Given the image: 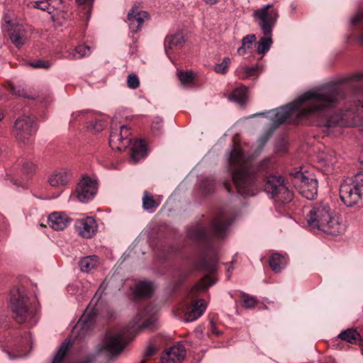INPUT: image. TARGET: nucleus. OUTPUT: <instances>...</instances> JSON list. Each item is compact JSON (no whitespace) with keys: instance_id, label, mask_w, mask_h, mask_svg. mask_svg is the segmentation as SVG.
I'll list each match as a JSON object with an SVG mask.
<instances>
[{"instance_id":"18","label":"nucleus","mask_w":363,"mask_h":363,"mask_svg":"<svg viewBox=\"0 0 363 363\" xmlns=\"http://www.w3.org/2000/svg\"><path fill=\"white\" fill-rule=\"evenodd\" d=\"M34 8L39 9L48 12L49 14L55 15V12L64 11L62 0H40L33 2Z\"/></svg>"},{"instance_id":"53","label":"nucleus","mask_w":363,"mask_h":363,"mask_svg":"<svg viewBox=\"0 0 363 363\" xmlns=\"http://www.w3.org/2000/svg\"><path fill=\"white\" fill-rule=\"evenodd\" d=\"M142 313H143V312H140L136 317H135V319H137V320H135V323L136 324L138 321H140V318H139V316L142 315Z\"/></svg>"},{"instance_id":"50","label":"nucleus","mask_w":363,"mask_h":363,"mask_svg":"<svg viewBox=\"0 0 363 363\" xmlns=\"http://www.w3.org/2000/svg\"><path fill=\"white\" fill-rule=\"evenodd\" d=\"M91 362H92V359L91 358L86 357L84 360L80 361V362H79L77 363H91Z\"/></svg>"},{"instance_id":"6","label":"nucleus","mask_w":363,"mask_h":363,"mask_svg":"<svg viewBox=\"0 0 363 363\" xmlns=\"http://www.w3.org/2000/svg\"><path fill=\"white\" fill-rule=\"evenodd\" d=\"M28 305L29 299L25 290L15 288L11 291L9 308L17 323H23L30 316Z\"/></svg>"},{"instance_id":"17","label":"nucleus","mask_w":363,"mask_h":363,"mask_svg":"<svg viewBox=\"0 0 363 363\" xmlns=\"http://www.w3.org/2000/svg\"><path fill=\"white\" fill-rule=\"evenodd\" d=\"M9 35L12 43L16 48L23 46L27 41V31L23 25L16 24L11 26Z\"/></svg>"},{"instance_id":"20","label":"nucleus","mask_w":363,"mask_h":363,"mask_svg":"<svg viewBox=\"0 0 363 363\" xmlns=\"http://www.w3.org/2000/svg\"><path fill=\"white\" fill-rule=\"evenodd\" d=\"M70 172L66 169L55 170L49 177L48 182L53 187L66 185L70 180Z\"/></svg>"},{"instance_id":"29","label":"nucleus","mask_w":363,"mask_h":363,"mask_svg":"<svg viewBox=\"0 0 363 363\" xmlns=\"http://www.w3.org/2000/svg\"><path fill=\"white\" fill-rule=\"evenodd\" d=\"M260 69L261 66L259 64H256L252 67H243L240 70H237L236 74L240 79H246L251 77L257 76Z\"/></svg>"},{"instance_id":"55","label":"nucleus","mask_w":363,"mask_h":363,"mask_svg":"<svg viewBox=\"0 0 363 363\" xmlns=\"http://www.w3.org/2000/svg\"><path fill=\"white\" fill-rule=\"evenodd\" d=\"M329 162H330V163H333V162H335V161H334L332 158H330V159L329 160Z\"/></svg>"},{"instance_id":"8","label":"nucleus","mask_w":363,"mask_h":363,"mask_svg":"<svg viewBox=\"0 0 363 363\" xmlns=\"http://www.w3.org/2000/svg\"><path fill=\"white\" fill-rule=\"evenodd\" d=\"M37 130L33 116L23 114L14 122L13 135L21 143H26Z\"/></svg>"},{"instance_id":"31","label":"nucleus","mask_w":363,"mask_h":363,"mask_svg":"<svg viewBox=\"0 0 363 363\" xmlns=\"http://www.w3.org/2000/svg\"><path fill=\"white\" fill-rule=\"evenodd\" d=\"M97 264V257L96 255L87 256L82 258L79 262V266L82 272H89Z\"/></svg>"},{"instance_id":"51","label":"nucleus","mask_w":363,"mask_h":363,"mask_svg":"<svg viewBox=\"0 0 363 363\" xmlns=\"http://www.w3.org/2000/svg\"><path fill=\"white\" fill-rule=\"evenodd\" d=\"M92 0H77V1L78 2V4H84L85 3H87V2H89V1H91Z\"/></svg>"},{"instance_id":"32","label":"nucleus","mask_w":363,"mask_h":363,"mask_svg":"<svg viewBox=\"0 0 363 363\" xmlns=\"http://www.w3.org/2000/svg\"><path fill=\"white\" fill-rule=\"evenodd\" d=\"M216 282V280L211 277L209 275H205L201 281L195 284L192 289V292L198 293L203 291L209 286H212Z\"/></svg>"},{"instance_id":"10","label":"nucleus","mask_w":363,"mask_h":363,"mask_svg":"<svg viewBox=\"0 0 363 363\" xmlns=\"http://www.w3.org/2000/svg\"><path fill=\"white\" fill-rule=\"evenodd\" d=\"M150 18V14L141 9L140 4H135L128 12L126 22L130 31L135 33L141 30L144 23Z\"/></svg>"},{"instance_id":"46","label":"nucleus","mask_w":363,"mask_h":363,"mask_svg":"<svg viewBox=\"0 0 363 363\" xmlns=\"http://www.w3.org/2000/svg\"><path fill=\"white\" fill-rule=\"evenodd\" d=\"M155 348L152 346V345H150L145 350V355L146 357H151L152 355H154V354L155 353Z\"/></svg>"},{"instance_id":"1","label":"nucleus","mask_w":363,"mask_h":363,"mask_svg":"<svg viewBox=\"0 0 363 363\" xmlns=\"http://www.w3.org/2000/svg\"><path fill=\"white\" fill-rule=\"evenodd\" d=\"M244 153L238 146H233L228 155L231 177L238 193L243 196H253L263 184L264 191L282 203L292 201L293 193L286 186L281 176L272 174L274 163L265 157L257 163L244 160Z\"/></svg>"},{"instance_id":"13","label":"nucleus","mask_w":363,"mask_h":363,"mask_svg":"<svg viewBox=\"0 0 363 363\" xmlns=\"http://www.w3.org/2000/svg\"><path fill=\"white\" fill-rule=\"evenodd\" d=\"M340 196L342 201L347 206L356 205L363 197L359 191H357L355 184L343 182L340 186Z\"/></svg>"},{"instance_id":"40","label":"nucleus","mask_w":363,"mask_h":363,"mask_svg":"<svg viewBox=\"0 0 363 363\" xmlns=\"http://www.w3.org/2000/svg\"><path fill=\"white\" fill-rule=\"evenodd\" d=\"M241 298L243 302V306L245 308H254L257 303V301L256 300V298L255 297L249 296L248 294H242Z\"/></svg>"},{"instance_id":"52","label":"nucleus","mask_w":363,"mask_h":363,"mask_svg":"<svg viewBox=\"0 0 363 363\" xmlns=\"http://www.w3.org/2000/svg\"><path fill=\"white\" fill-rule=\"evenodd\" d=\"M356 78L358 79H363V72L357 74L356 75Z\"/></svg>"},{"instance_id":"19","label":"nucleus","mask_w":363,"mask_h":363,"mask_svg":"<svg viewBox=\"0 0 363 363\" xmlns=\"http://www.w3.org/2000/svg\"><path fill=\"white\" fill-rule=\"evenodd\" d=\"M71 218L65 213L54 212L48 216V222L50 228L62 230L70 223Z\"/></svg>"},{"instance_id":"30","label":"nucleus","mask_w":363,"mask_h":363,"mask_svg":"<svg viewBox=\"0 0 363 363\" xmlns=\"http://www.w3.org/2000/svg\"><path fill=\"white\" fill-rule=\"evenodd\" d=\"M142 201L143 209L150 213L154 212L155 208L159 206V203L154 199L152 194L147 191H144Z\"/></svg>"},{"instance_id":"54","label":"nucleus","mask_w":363,"mask_h":363,"mask_svg":"<svg viewBox=\"0 0 363 363\" xmlns=\"http://www.w3.org/2000/svg\"><path fill=\"white\" fill-rule=\"evenodd\" d=\"M4 118V114L3 113L0 111V121Z\"/></svg>"},{"instance_id":"7","label":"nucleus","mask_w":363,"mask_h":363,"mask_svg":"<svg viewBox=\"0 0 363 363\" xmlns=\"http://www.w3.org/2000/svg\"><path fill=\"white\" fill-rule=\"evenodd\" d=\"M292 182L294 187L300 194L308 200L314 199L318 194V180L314 177H309L302 172H291Z\"/></svg>"},{"instance_id":"24","label":"nucleus","mask_w":363,"mask_h":363,"mask_svg":"<svg viewBox=\"0 0 363 363\" xmlns=\"http://www.w3.org/2000/svg\"><path fill=\"white\" fill-rule=\"evenodd\" d=\"M216 263L217 260L214 258L208 259L206 257H202L195 262L194 268L196 271L212 274L216 270Z\"/></svg>"},{"instance_id":"44","label":"nucleus","mask_w":363,"mask_h":363,"mask_svg":"<svg viewBox=\"0 0 363 363\" xmlns=\"http://www.w3.org/2000/svg\"><path fill=\"white\" fill-rule=\"evenodd\" d=\"M29 65L33 68L48 69L50 67L48 61L43 60H37L29 62Z\"/></svg>"},{"instance_id":"23","label":"nucleus","mask_w":363,"mask_h":363,"mask_svg":"<svg viewBox=\"0 0 363 363\" xmlns=\"http://www.w3.org/2000/svg\"><path fill=\"white\" fill-rule=\"evenodd\" d=\"M147 155V145L143 140H137L130 148V159L136 163Z\"/></svg>"},{"instance_id":"22","label":"nucleus","mask_w":363,"mask_h":363,"mask_svg":"<svg viewBox=\"0 0 363 363\" xmlns=\"http://www.w3.org/2000/svg\"><path fill=\"white\" fill-rule=\"evenodd\" d=\"M206 309L203 299L196 300L192 302L189 311L185 314V319L187 322H191L200 317Z\"/></svg>"},{"instance_id":"34","label":"nucleus","mask_w":363,"mask_h":363,"mask_svg":"<svg viewBox=\"0 0 363 363\" xmlns=\"http://www.w3.org/2000/svg\"><path fill=\"white\" fill-rule=\"evenodd\" d=\"M69 349V342H64L62 343L58 350L57 351L52 363H63L64 359L67 355Z\"/></svg>"},{"instance_id":"33","label":"nucleus","mask_w":363,"mask_h":363,"mask_svg":"<svg viewBox=\"0 0 363 363\" xmlns=\"http://www.w3.org/2000/svg\"><path fill=\"white\" fill-rule=\"evenodd\" d=\"M256 40L255 34H249L242 39V45L238 49V53L240 55H244L246 53V50L252 47L253 43Z\"/></svg>"},{"instance_id":"21","label":"nucleus","mask_w":363,"mask_h":363,"mask_svg":"<svg viewBox=\"0 0 363 363\" xmlns=\"http://www.w3.org/2000/svg\"><path fill=\"white\" fill-rule=\"evenodd\" d=\"M185 41L184 35L182 32L168 35L164 40V48L166 53L169 55V50L173 49H180L184 45Z\"/></svg>"},{"instance_id":"39","label":"nucleus","mask_w":363,"mask_h":363,"mask_svg":"<svg viewBox=\"0 0 363 363\" xmlns=\"http://www.w3.org/2000/svg\"><path fill=\"white\" fill-rule=\"evenodd\" d=\"M157 318L155 316H151L146 319L139 327L138 329L140 330H147L150 331H153L155 328V323Z\"/></svg>"},{"instance_id":"43","label":"nucleus","mask_w":363,"mask_h":363,"mask_svg":"<svg viewBox=\"0 0 363 363\" xmlns=\"http://www.w3.org/2000/svg\"><path fill=\"white\" fill-rule=\"evenodd\" d=\"M76 54L78 55L77 57L82 58L86 55H88L90 52V47L88 45H79L76 48Z\"/></svg>"},{"instance_id":"48","label":"nucleus","mask_w":363,"mask_h":363,"mask_svg":"<svg viewBox=\"0 0 363 363\" xmlns=\"http://www.w3.org/2000/svg\"><path fill=\"white\" fill-rule=\"evenodd\" d=\"M223 186L225 187V189L230 193V194H232L233 193V189L231 187V185H230V181H225L224 183H223Z\"/></svg>"},{"instance_id":"3","label":"nucleus","mask_w":363,"mask_h":363,"mask_svg":"<svg viewBox=\"0 0 363 363\" xmlns=\"http://www.w3.org/2000/svg\"><path fill=\"white\" fill-rule=\"evenodd\" d=\"M306 220L311 230L317 229L330 235H338L345 230L344 225L333 215L329 206L323 203L312 206Z\"/></svg>"},{"instance_id":"38","label":"nucleus","mask_w":363,"mask_h":363,"mask_svg":"<svg viewBox=\"0 0 363 363\" xmlns=\"http://www.w3.org/2000/svg\"><path fill=\"white\" fill-rule=\"evenodd\" d=\"M178 77L183 84H189L191 83L194 78V74L191 71H180L177 74Z\"/></svg>"},{"instance_id":"25","label":"nucleus","mask_w":363,"mask_h":363,"mask_svg":"<svg viewBox=\"0 0 363 363\" xmlns=\"http://www.w3.org/2000/svg\"><path fill=\"white\" fill-rule=\"evenodd\" d=\"M153 292L152 284L150 281H140L136 286L134 292L135 297L137 298H148Z\"/></svg>"},{"instance_id":"41","label":"nucleus","mask_w":363,"mask_h":363,"mask_svg":"<svg viewBox=\"0 0 363 363\" xmlns=\"http://www.w3.org/2000/svg\"><path fill=\"white\" fill-rule=\"evenodd\" d=\"M230 63V59L229 57H224L221 63L216 65L215 71L217 73L225 74L228 69Z\"/></svg>"},{"instance_id":"42","label":"nucleus","mask_w":363,"mask_h":363,"mask_svg":"<svg viewBox=\"0 0 363 363\" xmlns=\"http://www.w3.org/2000/svg\"><path fill=\"white\" fill-rule=\"evenodd\" d=\"M127 84L130 89H135L140 85L139 78L135 74H130L128 76Z\"/></svg>"},{"instance_id":"15","label":"nucleus","mask_w":363,"mask_h":363,"mask_svg":"<svg viewBox=\"0 0 363 363\" xmlns=\"http://www.w3.org/2000/svg\"><path fill=\"white\" fill-rule=\"evenodd\" d=\"M74 225L79 235L84 238H92L98 229V225L92 217L78 219Z\"/></svg>"},{"instance_id":"27","label":"nucleus","mask_w":363,"mask_h":363,"mask_svg":"<svg viewBox=\"0 0 363 363\" xmlns=\"http://www.w3.org/2000/svg\"><path fill=\"white\" fill-rule=\"evenodd\" d=\"M286 259L279 253L273 254L269 259V267L276 273L280 272L286 267Z\"/></svg>"},{"instance_id":"14","label":"nucleus","mask_w":363,"mask_h":363,"mask_svg":"<svg viewBox=\"0 0 363 363\" xmlns=\"http://www.w3.org/2000/svg\"><path fill=\"white\" fill-rule=\"evenodd\" d=\"M124 347L123 335L118 333L115 335L107 336L102 348L108 352L110 359L115 360L123 352Z\"/></svg>"},{"instance_id":"5","label":"nucleus","mask_w":363,"mask_h":363,"mask_svg":"<svg viewBox=\"0 0 363 363\" xmlns=\"http://www.w3.org/2000/svg\"><path fill=\"white\" fill-rule=\"evenodd\" d=\"M253 16L260 20L259 25L264 35L257 43V52L264 55L269 50L272 44V28L278 19V11L274 9L273 4H267L255 10Z\"/></svg>"},{"instance_id":"49","label":"nucleus","mask_w":363,"mask_h":363,"mask_svg":"<svg viewBox=\"0 0 363 363\" xmlns=\"http://www.w3.org/2000/svg\"><path fill=\"white\" fill-rule=\"evenodd\" d=\"M207 4L213 5L216 4L219 0H203Z\"/></svg>"},{"instance_id":"36","label":"nucleus","mask_w":363,"mask_h":363,"mask_svg":"<svg viewBox=\"0 0 363 363\" xmlns=\"http://www.w3.org/2000/svg\"><path fill=\"white\" fill-rule=\"evenodd\" d=\"M201 188L205 194L213 192L215 189V179L213 177H206L201 181Z\"/></svg>"},{"instance_id":"11","label":"nucleus","mask_w":363,"mask_h":363,"mask_svg":"<svg viewBox=\"0 0 363 363\" xmlns=\"http://www.w3.org/2000/svg\"><path fill=\"white\" fill-rule=\"evenodd\" d=\"M130 128L128 125H121L120 131L113 128L109 138V145L112 149L118 151L125 150L131 143Z\"/></svg>"},{"instance_id":"26","label":"nucleus","mask_w":363,"mask_h":363,"mask_svg":"<svg viewBox=\"0 0 363 363\" xmlns=\"http://www.w3.org/2000/svg\"><path fill=\"white\" fill-rule=\"evenodd\" d=\"M247 88L243 85L235 89L229 95L228 99L243 105L247 101Z\"/></svg>"},{"instance_id":"45","label":"nucleus","mask_w":363,"mask_h":363,"mask_svg":"<svg viewBox=\"0 0 363 363\" xmlns=\"http://www.w3.org/2000/svg\"><path fill=\"white\" fill-rule=\"evenodd\" d=\"M191 273V270L181 273L175 281V285L178 287L180 286Z\"/></svg>"},{"instance_id":"37","label":"nucleus","mask_w":363,"mask_h":363,"mask_svg":"<svg viewBox=\"0 0 363 363\" xmlns=\"http://www.w3.org/2000/svg\"><path fill=\"white\" fill-rule=\"evenodd\" d=\"M19 163L22 165L23 174L27 176L32 175L35 171V165L30 161L25 159L19 160Z\"/></svg>"},{"instance_id":"28","label":"nucleus","mask_w":363,"mask_h":363,"mask_svg":"<svg viewBox=\"0 0 363 363\" xmlns=\"http://www.w3.org/2000/svg\"><path fill=\"white\" fill-rule=\"evenodd\" d=\"M337 338L351 344H356L358 341L361 340V335L354 328H348L342 331L338 335Z\"/></svg>"},{"instance_id":"9","label":"nucleus","mask_w":363,"mask_h":363,"mask_svg":"<svg viewBox=\"0 0 363 363\" xmlns=\"http://www.w3.org/2000/svg\"><path fill=\"white\" fill-rule=\"evenodd\" d=\"M96 315V308L94 306L91 308L90 306H88L84 313L74 327L72 335H74L75 337L77 338L83 337L94 326Z\"/></svg>"},{"instance_id":"35","label":"nucleus","mask_w":363,"mask_h":363,"mask_svg":"<svg viewBox=\"0 0 363 363\" xmlns=\"http://www.w3.org/2000/svg\"><path fill=\"white\" fill-rule=\"evenodd\" d=\"M9 90L13 95H16L17 96H21L23 98H27V99H33V100L37 99L38 98V96L37 95L33 96V95H29L28 94H27L25 89L21 85L16 86L13 84H11Z\"/></svg>"},{"instance_id":"2","label":"nucleus","mask_w":363,"mask_h":363,"mask_svg":"<svg viewBox=\"0 0 363 363\" xmlns=\"http://www.w3.org/2000/svg\"><path fill=\"white\" fill-rule=\"evenodd\" d=\"M343 97L342 90L336 86L307 91L295 101L277 110L275 123L281 125L287 120L291 123H299L303 118L314 116L318 118L319 126L333 128L342 125V113L334 112L333 108Z\"/></svg>"},{"instance_id":"47","label":"nucleus","mask_w":363,"mask_h":363,"mask_svg":"<svg viewBox=\"0 0 363 363\" xmlns=\"http://www.w3.org/2000/svg\"><path fill=\"white\" fill-rule=\"evenodd\" d=\"M93 128L95 130L96 132H100L104 129V125L101 121L96 122L94 125Z\"/></svg>"},{"instance_id":"4","label":"nucleus","mask_w":363,"mask_h":363,"mask_svg":"<svg viewBox=\"0 0 363 363\" xmlns=\"http://www.w3.org/2000/svg\"><path fill=\"white\" fill-rule=\"evenodd\" d=\"M230 223L224 214H220L214 218L208 226H199L189 232L191 239L211 246L214 242L223 240L226 235V231Z\"/></svg>"},{"instance_id":"16","label":"nucleus","mask_w":363,"mask_h":363,"mask_svg":"<svg viewBox=\"0 0 363 363\" xmlns=\"http://www.w3.org/2000/svg\"><path fill=\"white\" fill-rule=\"evenodd\" d=\"M186 355L184 345L179 344L169 347L162 356V363H179Z\"/></svg>"},{"instance_id":"12","label":"nucleus","mask_w":363,"mask_h":363,"mask_svg":"<svg viewBox=\"0 0 363 363\" xmlns=\"http://www.w3.org/2000/svg\"><path fill=\"white\" fill-rule=\"evenodd\" d=\"M97 191V183L89 178L83 177L77 184L74 195L82 203H87L93 199Z\"/></svg>"}]
</instances>
